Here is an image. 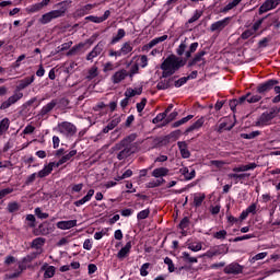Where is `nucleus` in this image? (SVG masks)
Wrapping results in <instances>:
<instances>
[{
    "instance_id": "1",
    "label": "nucleus",
    "mask_w": 280,
    "mask_h": 280,
    "mask_svg": "<svg viewBox=\"0 0 280 280\" xmlns=\"http://www.w3.org/2000/svg\"><path fill=\"white\" fill-rule=\"evenodd\" d=\"M136 140L137 133H131L112 148V152H118V161H124L129 156H132V154H136V152H139V147L137 145V142H135Z\"/></svg>"
},
{
    "instance_id": "2",
    "label": "nucleus",
    "mask_w": 280,
    "mask_h": 280,
    "mask_svg": "<svg viewBox=\"0 0 280 280\" xmlns=\"http://www.w3.org/2000/svg\"><path fill=\"white\" fill-rule=\"evenodd\" d=\"M185 65H187V60H183L176 55H170L160 66V69L163 71L162 78H172Z\"/></svg>"
},
{
    "instance_id": "3",
    "label": "nucleus",
    "mask_w": 280,
    "mask_h": 280,
    "mask_svg": "<svg viewBox=\"0 0 280 280\" xmlns=\"http://www.w3.org/2000/svg\"><path fill=\"white\" fill-rule=\"evenodd\" d=\"M56 8L59 9L52 10L42 15V18L39 19V23H42V25H47V23H51L54 19H60L61 16H65V14H67V10H69V2H59L56 4Z\"/></svg>"
},
{
    "instance_id": "4",
    "label": "nucleus",
    "mask_w": 280,
    "mask_h": 280,
    "mask_svg": "<svg viewBox=\"0 0 280 280\" xmlns=\"http://www.w3.org/2000/svg\"><path fill=\"white\" fill-rule=\"evenodd\" d=\"M277 84H279V81L275 79L266 81L257 86V93H259V95H266V93L272 91Z\"/></svg>"
},
{
    "instance_id": "5",
    "label": "nucleus",
    "mask_w": 280,
    "mask_h": 280,
    "mask_svg": "<svg viewBox=\"0 0 280 280\" xmlns=\"http://www.w3.org/2000/svg\"><path fill=\"white\" fill-rule=\"evenodd\" d=\"M229 253V247L221 245L211 248L207 253L202 255V257H208V259H213V257H218V255H226Z\"/></svg>"
},
{
    "instance_id": "6",
    "label": "nucleus",
    "mask_w": 280,
    "mask_h": 280,
    "mask_svg": "<svg viewBox=\"0 0 280 280\" xmlns=\"http://www.w3.org/2000/svg\"><path fill=\"white\" fill-rule=\"evenodd\" d=\"M23 97V93L21 92H15L12 96H10L7 101H4L1 106L0 110H5L7 108H10L12 104H16L19 100Z\"/></svg>"
},
{
    "instance_id": "7",
    "label": "nucleus",
    "mask_w": 280,
    "mask_h": 280,
    "mask_svg": "<svg viewBox=\"0 0 280 280\" xmlns=\"http://www.w3.org/2000/svg\"><path fill=\"white\" fill-rule=\"evenodd\" d=\"M59 129L60 132H67V135H69L70 137H73V135L78 132V128L75 127V125L68 121L61 122L59 125Z\"/></svg>"
},
{
    "instance_id": "8",
    "label": "nucleus",
    "mask_w": 280,
    "mask_h": 280,
    "mask_svg": "<svg viewBox=\"0 0 280 280\" xmlns=\"http://www.w3.org/2000/svg\"><path fill=\"white\" fill-rule=\"evenodd\" d=\"M279 3H280V0H267L261 4L258 12L259 14H264L269 10H275V8L279 5Z\"/></svg>"
},
{
    "instance_id": "9",
    "label": "nucleus",
    "mask_w": 280,
    "mask_h": 280,
    "mask_svg": "<svg viewBox=\"0 0 280 280\" xmlns=\"http://www.w3.org/2000/svg\"><path fill=\"white\" fill-rule=\"evenodd\" d=\"M244 267L237 262H232L224 268L225 275H242Z\"/></svg>"
},
{
    "instance_id": "10",
    "label": "nucleus",
    "mask_w": 280,
    "mask_h": 280,
    "mask_svg": "<svg viewBox=\"0 0 280 280\" xmlns=\"http://www.w3.org/2000/svg\"><path fill=\"white\" fill-rule=\"evenodd\" d=\"M207 55V51L201 50L195 55V57L188 62V67H195L198 62H202L199 65V67H205L207 65V61H205L203 56Z\"/></svg>"
},
{
    "instance_id": "11",
    "label": "nucleus",
    "mask_w": 280,
    "mask_h": 280,
    "mask_svg": "<svg viewBox=\"0 0 280 280\" xmlns=\"http://www.w3.org/2000/svg\"><path fill=\"white\" fill-rule=\"evenodd\" d=\"M174 80H176V77H172L170 79L161 77V81L156 85L158 91H165L167 89H171Z\"/></svg>"
},
{
    "instance_id": "12",
    "label": "nucleus",
    "mask_w": 280,
    "mask_h": 280,
    "mask_svg": "<svg viewBox=\"0 0 280 280\" xmlns=\"http://www.w3.org/2000/svg\"><path fill=\"white\" fill-rule=\"evenodd\" d=\"M231 23V18H225L221 21H218L215 23H213L210 26L211 32H221V30H224V27H226V25H229Z\"/></svg>"
},
{
    "instance_id": "13",
    "label": "nucleus",
    "mask_w": 280,
    "mask_h": 280,
    "mask_svg": "<svg viewBox=\"0 0 280 280\" xmlns=\"http://www.w3.org/2000/svg\"><path fill=\"white\" fill-rule=\"evenodd\" d=\"M58 106V100H52L50 103L46 104L39 112L38 117H45V115H49L54 107Z\"/></svg>"
},
{
    "instance_id": "14",
    "label": "nucleus",
    "mask_w": 280,
    "mask_h": 280,
    "mask_svg": "<svg viewBox=\"0 0 280 280\" xmlns=\"http://www.w3.org/2000/svg\"><path fill=\"white\" fill-rule=\"evenodd\" d=\"M34 235H49L51 233V228H49V222H44L39 224L38 229L34 230Z\"/></svg>"
},
{
    "instance_id": "15",
    "label": "nucleus",
    "mask_w": 280,
    "mask_h": 280,
    "mask_svg": "<svg viewBox=\"0 0 280 280\" xmlns=\"http://www.w3.org/2000/svg\"><path fill=\"white\" fill-rule=\"evenodd\" d=\"M73 226H78V220L59 221L57 223V229H61V231L73 229Z\"/></svg>"
},
{
    "instance_id": "16",
    "label": "nucleus",
    "mask_w": 280,
    "mask_h": 280,
    "mask_svg": "<svg viewBox=\"0 0 280 280\" xmlns=\"http://www.w3.org/2000/svg\"><path fill=\"white\" fill-rule=\"evenodd\" d=\"M104 51V44L98 43L91 52L86 56V60H93V58H97Z\"/></svg>"
},
{
    "instance_id": "17",
    "label": "nucleus",
    "mask_w": 280,
    "mask_h": 280,
    "mask_svg": "<svg viewBox=\"0 0 280 280\" xmlns=\"http://www.w3.org/2000/svg\"><path fill=\"white\" fill-rule=\"evenodd\" d=\"M54 167H56V162H50L42 171L38 172V178H45L46 176H49V174L54 172Z\"/></svg>"
},
{
    "instance_id": "18",
    "label": "nucleus",
    "mask_w": 280,
    "mask_h": 280,
    "mask_svg": "<svg viewBox=\"0 0 280 280\" xmlns=\"http://www.w3.org/2000/svg\"><path fill=\"white\" fill-rule=\"evenodd\" d=\"M32 82H34V75L26 77V78L20 80L19 84L16 85V91H23L24 89H27V86H30V84H32Z\"/></svg>"
},
{
    "instance_id": "19",
    "label": "nucleus",
    "mask_w": 280,
    "mask_h": 280,
    "mask_svg": "<svg viewBox=\"0 0 280 280\" xmlns=\"http://www.w3.org/2000/svg\"><path fill=\"white\" fill-rule=\"evenodd\" d=\"M126 78H128V71H126L125 69L117 71L113 77V83L114 84H119V82H121L122 80H126Z\"/></svg>"
},
{
    "instance_id": "20",
    "label": "nucleus",
    "mask_w": 280,
    "mask_h": 280,
    "mask_svg": "<svg viewBox=\"0 0 280 280\" xmlns=\"http://www.w3.org/2000/svg\"><path fill=\"white\" fill-rule=\"evenodd\" d=\"M42 270H45V272H44L45 279H51V277H54V275H56V267L49 266L48 264H44L42 266Z\"/></svg>"
},
{
    "instance_id": "21",
    "label": "nucleus",
    "mask_w": 280,
    "mask_h": 280,
    "mask_svg": "<svg viewBox=\"0 0 280 280\" xmlns=\"http://www.w3.org/2000/svg\"><path fill=\"white\" fill-rule=\"evenodd\" d=\"M75 154H78L77 150L70 151L68 154L63 155L57 163H55L56 167H60V165H65V163H67V161H71V159H73Z\"/></svg>"
},
{
    "instance_id": "22",
    "label": "nucleus",
    "mask_w": 280,
    "mask_h": 280,
    "mask_svg": "<svg viewBox=\"0 0 280 280\" xmlns=\"http://www.w3.org/2000/svg\"><path fill=\"white\" fill-rule=\"evenodd\" d=\"M95 194L94 189H90L86 194V196H84L82 199L74 201V207H82V205H85V202H89V200H91V198H93Z\"/></svg>"
},
{
    "instance_id": "23",
    "label": "nucleus",
    "mask_w": 280,
    "mask_h": 280,
    "mask_svg": "<svg viewBox=\"0 0 280 280\" xmlns=\"http://www.w3.org/2000/svg\"><path fill=\"white\" fill-rule=\"evenodd\" d=\"M119 124H121V118H119V117L114 118V119L103 129L104 135H108V132H110V130H114V128H117V126H119Z\"/></svg>"
},
{
    "instance_id": "24",
    "label": "nucleus",
    "mask_w": 280,
    "mask_h": 280,
    "mask_svg": "<svg viewBox=\"0 0 280 280\" xmlns=\"http://www.w3.org/2000/svg\"><path fill=\"white\" fill-rule=\"evenodd\" d=\"M165 40H167V35L156 37V38L152 39L149 44L144 45L143 48L144 49H152V47H155V45H159V43H163Z\"/></svg>"
},
{
    "instance_id": "25",
    "label": "nucleus",
    "mask_w": 280,
    "mask_h": 280,
    "mask_svg": "<svg viewBox=\"0 0 280 280\" xmlns=\"http://www.w3.org/2000/svg\"><path fill=\"white\" fill-rule=\"evenodd\" d=\"M130 248H132V243L131 242H128L125 247H122L118 254H117V257L118 259H124L128 256V253H130Z\"/></svg>"
},
{
    "instance_id": "26",
    "label": "nucleus",
    "mask_w": 280,
    "mask_h": 280,
    "mask_svg": "<svg viewBox=\"0 0 280 280\" xmlns=\"http://www.w3.org/2000/svg\"><path fill=\"white\" fill-rule=\"evenodd\" d=\"M205 124V118H199L196 122H194L190 127L185 130V135H189V132H194V130H198V128H202Z\"/></svg>"
},
{
    "instance_id": "27",
    "label": "nucleus",
    "mask_w": 280,
    "mask_h": 280,
    "mask_svg": "<svg viewBox=\"0 0 280 280\" xmlns=\"http://www.w3.org/2000/svg\"><path fill=\"white\" fill-rule=\"evenodd\" d=\"M171 142L172 140H170V136H164L154 140V147L163 148V145H167Z\"/></svg>"
},
{
    "instance_id": "28",
    "label": "nucleus",
    "mask_w": 280,
    "mask_h": 280,
    "mask_svg": "<svg viewBox=\"0 0 280 280\" xmlns=\"http://www.w3.org/2000/svg\"><path fill=\"white\" fill-rule=\"evenodd\" d=\"M167 174H170V170L165 167H159L152 172L154 178H161V176H167Z\"/></svg>"
},
{
    "instance_id": "29",
    "label": "nucleus",
    "mask_w": 280,
    "mask_h": 280,
    "mask_svg": "<svg viewBox=\"0 0 280 280\" xmlns=\"http://www.w3.org/2000/svg\"><path fill=\"white\" fill-rule=\"evenodd\" d=\"M179 172L183 174V176H185L186 180H191L192 178H196V171L192 170L189 173V168L187 167H183L179 170Z\"/></svg>"
},
{
    "instance_id": "30",
    "label": "nucleus",
    "mask_w": 280,
    "mask_h": 280,
    "mask_svg": "<svg viewBox=\"0 0 280 280\" xmlns=\"http://www.w3.org/2000/svg\"><path fill=\"white\" fill-rule=\"evenodd\" d=\"M141 93H143V88H139L138 90L129 88L125 92V97H135V95H141Z\"/></svg>"
},
{
    "instance_id": "31",
    "label": "nucleus",
    "mask_w": 280,
    "mask_h": 280,
    "mask_svg": "<svg viewBox=\"0 0 280 280\" xmlns=\"http://www.w3.org/2000/svg\"><path fill=\"white\" fill-rule=\"evenodd\" d=\"M257 167L256 163H249L247 165H241L233 168V172H248V170H255Z\"/></svg>"
},
{
    "instance_id": "32",
    "label": "nucleus",
    "mask_w": 280,
    "mask_h": 280,
    "mask_svg": "<svg viewBox=\"0 0 280 280\" xmlns=\"http://www.w3.org/2000/svg\"><path fill=\"white\" fill-rule=\"evenodd\" d=\"M182 259L186 261V264H198V258L191 257L187 252L183 253Z\"/></svg>"
},
{
    "instance_id": "33",
    "label": "nucleus",
    "mask_w": 280,
    "mask_h": 280,
    "mask_svg": "<svg viewBox=\"0 0 280 280\" xmlns=\"http://www.w3.org/2000/svg\"><path fill=\"white\" fill-rule=\"evenodd\" d=\"M124 36H126V31L124 28L118 30L117 35L112 38L110 44L115 45V43H119Z\"/></svg>"
},
{
    "instance_id": "34",
    "label": "nucleus",
    "mask_w": 280,
    "mask_h": 280,
    "mask_svg": "<svg viewBox=\"0 0 280 280\" xmlns=\"http://www.w3.org/2000/svg\"><path fill=\"white\" fill-rule=\"evenodd\" d=\"M189 39L185 38V40L178 46L177 48V55L183 56L185 54L187 47H189Z\"/></svg>"
},
{
    "instance_id": "35",
    "label": "nucleus",
    "mask_w": 280,
    "mask_h": 280,
    "mask_svg": "<svg viewBox=\"0 0 280 280\" xmlns=\"http://www.w3.org/2000/svg\"><path fill=\"white\" fill-rule=\"evenodd\" d=\"M8 128H10V119L3 118L0 121V136L3 135V132L8 131Z\"/></svg>"
},
{
    "instance_id": "36",
    "label": "nucleus",
    "mask_w": 280,
    "mask_h": 280,
    "mask_svg": "<svg viewBox=\"0 0 280 280\" xmlns=\"http://www.w3.org/2000/svg\"><path fill=\"white\" fill-rule=\"evenodd\" d=\"M190 119H194V115H188L180 120H177L173 124V128H178L179 126H183V124H187V121H190Z\"/></svg>"
},
{
    "instance_id": "37",
    "label": "nucleus",
    "mask_w": 280,
    "mask_h": 280,
    "mask_svg": "<svg viewBox=\"0 0 280 280\" xmlns=\"http://www.w3.org/2000/svg\"><path fill=\"white\" fill-rule=\"evenodd\" d=\"M84 43H80L75 46H73L68 52L67 56H75V54H78V51H80V49H83L84 47Z\"/></svg>"
},
{
    "instance_id": "38",
    "label": "nucleus",
    "mask_w": 280,
    "mask_h": 280,
    "mask_svg": "<svg viewBox=\"0 0 280 280\" xmlns=\"http://www.w3.org/2000/svg\"><path fill=\"white\" fill-rule=\"evenodd\" d=\"M19 209H21V205H19V202H16V201L10 202L8 205L9 213H14V212L19 211Z\"/></svg>"
},
{
    "instance_id": "39",
    "label": "nucleus",
    "mask_w": 280,
    "mask_h": 280,
    "mask_svg": "<svg viewBox=\"0 0 280 280\" xmlns=\"http://www.w3.org/2000/svg\"><path fill=\"white\" fill-rule=\"evenodd\" d=\"M228 176H229V178H234L235 180H237V178H240V180H244V178H248L250 176V174H248V173H243V174L231 173Z\"/></svg>"
},
{
    "instance_id": "40",
    "label": "nucleus",
    "mask_w": 280,
    "mask_h": 280,
    "mask_svg": "<svg viewBox=\"0 0 280 280\" xmlns=\"http://www.w3.org/2000/svg\"><path fill=\"white\" fill-rule=\"evenodd\" d=\"M45 244V238L43 237H37L35 240H33L31 247L32 248H39L40 246H43Z\"/></svg>"
},
{
    "instance_id": "41",
    "label": "nucleus",
    "mask_w": 280,
    "mask_h": 280,
    "mask_svg": "<svg viewBox=\"0 0 280 280\" xmlns=\"http://www.w3.org/2000/svg\"><path fill=\"white\" fill-rule=\"evenodd\" d=\"M176 117H178V112H173L171 113L166 119L164 120V122L162 124V126H167V124L174 121V119H176Z\"/></svg>"
},
{
    "instance_id": "42",
    "label": "nucleus",
    "mask_w": 280,
    "mask_h": 280,
    "mask_svg": "<svg viewBox=\"0 0 280 280\" xmlns=\"http://www.w3.org/2000/svg\"><path fill=\"white\" fill-rule=\"evenodd\" d=\"M198 49V42L190 44L189 49L186 51V58H189Z\"/></svg>"
},
{
    "instance_id": "43",
    "label": "nucleus",
    "mask_w": 280,
    "mask_h": 280,
    "mask_svg": "<svg viewBox=\"0 0 280 280\" xmlns=\"http://www.w3.org/2000/svg\"><path fill=\"white\" fill-rule=\"evenodd\" d=\"M98 73H97V66H93L90 70H89V75L86 77V80H93V78H97Z\"/></svg>"
},
{
    "instance_id": "44",
    "label": "nucleus",
    "mask_w": 280,
    "mask_h": 280,
    "mask_svg": "<svg viewBox=\"0 0 280 280\" xmlns=\"http://www.w3.org/2000/svg\"><path fill=\"white\" fill-rule=\"evenodd\" d=\"M36 257H38V253H32L23 258V264H32Z\"/></svg>"
},
{
    "instance_id": "45",
    "label": "nucleus",
    "mask_w": 280,
    "mask_h": 280,
    "mask_svg": "<svg viewBox=\"0 0 280 280\" xmlns=\"http://www.w3.org/2000/svg\"><path fill=\"white\" fill-rule=\"evenodd\" d=\"M259 121L260 124H268V121H272V116L266 112L260 116Z\"/></svg>"
},
{
    "instance_id": "46",
    "label": "nucleus",
    "mask_w": 280,
    "mask_h": 280,
    "mask_svg": "<svg viewBox=\"0 0 280 280\" xmlns=\"http://www.w3.org/2000/svg\"><path fill=\"white\" fill-rule=\"evenodd\" d=\"M205 198H206V196H205V194H202L201 196H195V198H194V205H195V207H201L202 206V202L205 201Z\"/></svg>"
},
{
    "instance_id": "47",
    "label": "nucleus",
    "mask_w": 280,
    "mask_h": 280,
    "mask_svg": "<svg viewBox=\"0 0 280 280\" xmlns=\"http://www.w3.org/2000/svg\"><path fill=\"white\" fill-rule=\"evenodd\" d=\"M164 183H165V179H163V178L156 179V180L150 182L148 184V187L149 188L161 187V185H163Z\"/></svg>"
},
{
    "instance_id": "48",
    "label": "nucleus",
    "mask_w": 280,
    "mask_h": 280,
    "mask_svg": "<svg viewBox=\"0 0 280 280\" xmlns=\"http://www.w3.org/2000/svg\"><path fill=\"white\" fill-rule=\"evenodd\" d=\"M266 19H268V15H266L265 18H261L260 20H258L250 30H253V33L255 34V32H257V30H259V27H261V24L264 23V21H266Z\"/></svg>"
},
{
    "instance_id": "49",
    "label": "nucleus",
    "mask_w": 280,
    "mask_h": 280,
    "mask_svg": "<svg viewBox=\"0 0 280 280\" xmlns=\"http://www.w3.org/2000/svg\"><path fill=\"white\" fill-rule=\"evenodd\" d=\"M149 217H150V209L142 210L137 214L138 220H145Z\"/></svg>"
},
{
    "instance_id": "50",
    "label": "nucleus",
    "mask_w": 280,
    "mask_h": 280,
    "mask_svg": "<svg viewBox=\"0 0 280 280\" xmlns=\"http://www.w3.org/2000/svg\"><path fill=\"white\" fill-rule=\"evenodd\" d=\"M130 51H132V46L130 45V43L127 42L121 47L120 54H124L126 56V54H130Z\"/></svg>"
},
{
    "instance_id": "51",
    "label": "nucleus",
    "mask_w": 280,
    "mask_h": 280,
    "mask_svg": "<svg viewBox=\"0 0 280 280\" xmlns=\"http://www.w3.org/2000/svg\"><path fill=\"white\" fill-rule=\"evenodd\" d=\"M180 135H182V131H180V129H177V130H175V131H172L170 135H167L168 136V139L171 140V141H176L177 139H178V137H180Z\"/></svg>"
},
{
    "instance_id": "52",
    "label": "nucleus",
    "mask_w": 280,
    "mask_h": 280,
    "mask_svg": "<svg viewBox=\"0 0 280 280\" xmlns=\"http://www.w3.org/2000/svg\"><path fill=\"white\" fill-rule=\"evenodd\" d=\"M255 137H259V131H253L250 133H241L242 139H255Z\"/></svg>"
},
{
    "instance_id": "53",
    "label": "nucleus",
    "mask_w": 280,
    "mask_h": 280,
    "mask_svg": "<svg viewBox=\"0 0 280 280\" xmlns=\"http://www.w3.org/2000/svg\"><path fill=\"white\" fill-rule=\"evenodd\" d=\"M178 226L182 231H185V229L189 226V217H185L184 219H182Z\"/></svg>"
},
{
    "instance_id": "54",
    "label": "nucleus",
    "mask_w": 280,
    "mask_h": 280,
    "mask_svg": "<svg viewBox=\"0 0 280 280\" xmlns=\"http://www.w3.org/2000/svg\"><path fill=\"white\" fill-rule=\"evenodd\" d=\"M148 268H150V262H145L141 266L140 268V275L141 277H148L149 272H148Z\"/></svg>"
},
{
    "instance_id": "55",
    "label": "nucleus",
    "mask_w": 280,
    "mask_h": 280,
    "mask_svg": "<svg viewBox=\"0 0 280 280\" xmlns=\"http://www.w3.org/2000/svg\"><path fill=\"white\" fill-rule=\"evenodd\" d=\"M270 40H272L271 37H265L260 42H258L259 49H261L264 47H268V44L270 43Z\"/></svg>"
},
{
    "instance_id": "56",
    "label": "nucleus",
    "mask_w": 280,
    "mask_h": 280,
    "mask_svg": "<svg viewBox=\"0 0 280 280\" xmlns=\"http://www.w3.org/2000/svg\"><path fill=\"white\" fill-rule=\"evenodd\" d=\"M254 34H255V33L253 32L252 28L246 30L245 32L242 33L241 38H242L243 40H248V38H250V36H253Z\"/></svg>"
},
{
    "instance_id": "57",
    "label": "nucleus",
    "mask_w": 280,
    "mask_h": 280,
    "mask_svg": "<svg viewBox=\"0 0 280 280\" xmlns=\"http://www.w3.org/2000/svg\"><path fill=\"white\" fill-rule=\"evenodd\" d=\"M147 104H148V98H142L141 102L137 104L138 113H143V108H145Z\"/></svg>"
},
{
    "instance_id": "58",
    "label": "nucleus",
    "mask_w": 280,
    "mask_h": 280,
    "mask_svg": "<svg viewBox=\"0 0 280 280\" xmlns=\"http://www.w3.org/2000/svg\"><path fill=\"white\" fill-rule=\"evenodd\" d=\"M261 100V95L260 94H256V95H253V96H248L247 97V102L248 104H256V102H259Z\"/></svg>"
},
{
    "instance_id": "59",
    "label": "nucleus",
    "mask_w": 280,
    "mask_h": 280,
    "mask_svg": "<svg viewBox=\"0 0 280 280\" xmlns=\"http://www.w3.org/2000/svg\"><path fill=\"white\" fill-rule=\"evenodd\" d=\"M164 264H166V266H168L170 272H174V270H176V268L174 267V261H172L170 257H166L164 259Z\"/></svg>"
},
{
    "instance_id": "60",
    "label": "nucleus",
    "mask_w": 280,
    "mask_h": 280,
    "mask_svg": "<svg viewBox=\"0 0 280 280\" xmlns=\"http://www.w3.org/2000/svg\"><path fill=\"white\" fill-rule=\"evenodd\" d=\"M188 80H189V78L183 77V78L178 79L177 81H175L174 85L176 86V89H179V86H183V84H187Z\"/></svg>"
},
{
    "instance_id": "61",
    "label": "nucleus",
    "mask_w": 280,
    "mask_h": 280,
    "mask_svg": "<svg viewBox=\"0 0 280 280\" xmlns=\"http://www.w3.org/2000/svg\"><path fill=\"white\" fill-rule=\"evenodd\" d=\"M213 237H215L217 240H226V231L221 230L219 232H215Z\"/></svg>"
},
{
    "instance_id": "62",
    "label": "nucleus",
    "mask_w": 280,
    "mask_h": 280,
    "mask_svg": "<svg viewBox=\"0 0 280 280\" xmlns=\"http://www.w3.org/2000/svg\"><path fill=\"white\" fill-rule=\"evenodd\" d=\"M69 98H60L57 104H59V108H67L69 106Z\"/></svg>"
},
{
    "instance_id": "63",
    "label": "nucleus",
    "mask_w": 280,
    "mask_h": 280,
    "mask_svg": "<svg viewBox=\"0 0 280 280\" xmlns=\"http://www.w3.org/2000/svg\"><path fill=\"white\" fill-rule=\"evenodd\" d=\"M267 113L271 116V119H275V117H277V115L280 113V107H272Z\"/></svg>"
},
{
    "instance_id": "64",
    "label": "nucleus",
    "mask_w": 280,
    "mask_h": 280,
    "mask_svg": "<svg viewBox=\"0 0 280 280\" xmlns=\"http://www.w3.org/2000/svg\"><path fill=\"white\" fill-rule=\"evenodd\" d=\"M167 116L164 113L159 114L155 118H153V124H160V121H164Z\"/></svg>"
}]
</instances>
